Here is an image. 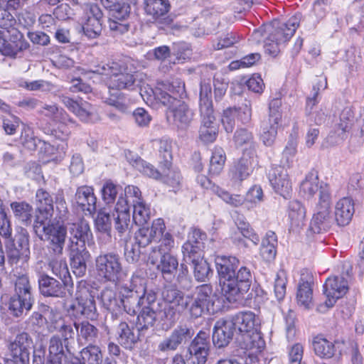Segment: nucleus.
Segmentation results:
<instances>
[{"label": "nucleus", "instance_id": "obj_1", "mask_svg": "<svg viewBox=\"0 0 364 364\" xmlns=\"http://www.w3.org/2000/svg\"><path fill=\"white\" fill-rule=\"evenodd\" d=\"M92 72L104 75V80L110 90H132L136 80L133 65L120 60L101 62L94 66Z\"/></svg>", "mask_w": 364, "mask_h": 364}, {"label": "nucleus", "instance_id": "obj_2", "mask_svg": "<svg viewBox=\"0 0 364 364\" xmlns=\"http://www.w3.org/2000/svg\"><path fill=\"white\" fill-rule=\"evenodd\" d=\"M199 109L198 139L204 144L213 143L218 137L219 127L213 107L211 85L208 82L200 84Z\"/></svg>", "mask_w": 364, "mask_h": 364}, {"label": "nucleus", "instance_id": "obj_3", "mask_svg": "<svg viewBox=\"0 0 364 364\" xmlns=\"http://www.w3.org/2000/svg\"><path fill=\"white\" fill-rule=\"evenodd\" d=\"M159 101L168 107L167 118L172 117L173 123L177 127L186 129L191 124L193 118V112L181 99L161 92Z\"/></svg>", "mask_w": 364, "mask_h": 364}, {"label": "nucleus", "instance_id": "obj_4", "mask_svg": "<svg viewBox=\"0 0 364 364\" xmlns=\"http://www.w3.org/2000/svg\"><path fill=\"white\" fill-rule=\"evenodd\" d=\"M245 274H219V283L227 300L230 303L242 301L243 294L251 285L250 279Z\"/></svg>", "mask_w": 364, "mask_h": 364}, {"label": "nucleus", "instance_id": "obj_5", "mask_svg": "<svg viewBox=\"0 0 364 364\" xmlns=\"http://www.w3.org/2000/svg\"><path fill=\"white\" fill-rule=\"evenodd\" d=\"M29 48V43L22 33L14 27L0 31V52L2 55L16 58Z\"/></svg>", "mask_w": 364, "mask_h": 364}, {"label": "nucleus", "instance_id": "obj_6", "mask_svg": "<svg viewBox=\"0 0 364 364\" xmlns=\"http://www.w3.org/2000/svg\"><path fill=\"white\" fill-rule=\"evenodd\" d=\"M323 287L326 300L317 306V311L320 313H325L332 308L336 301L347 293L348 281L343 274H331L326 279Z\"/></svg>", "mask_w": 364, "mask_h": 364}, {"label": "nucleus", "instance_id": "obj_7", "mask_svg": "<svg viewBox=\"0 0 364 364\" xmlns=\"http://www.w3.org/2000/svg\"><path fill=\"white\" fill-rule=\"evenodd\" d=\"M166 303L164 314L167 320L174 321L181 314L192 301L189 296L176 289L166 288L162 293Z\"/></svg>", "mask_w": 364, "mask_h": 364}, {"label": "nucleus", "instance_id": "obj_8", "mask_svg": "<svg viewBox=\"0 0 364 364\" xmlns=\"http://www.w3.org/2000/svg\"><path fill=\"white\" fill-rule=\"evenodd\" d=\"M218 300V295L213 292L211 286L203 284L196 289V298L190 308V313L192 316L198 318L201 316L203 311L214 313L219 309L215 307Z\"/></svg>", "mask_w": 364, "mask_h": 364}, {"label": "nucleus", "instance_id": "obj_9", "mask_svg": "<svg viewBox=\"0 0 364 364\" xmlns=\"http://www.w3.org/2000/svg\"><path fill=\"white\" fill-rule=\"evenodd\" d=\"M42 312L46 323V328L48 332L60 333L64 341L73 338L75 336V329L70 323H67L62 314L48 306H43Z\"/></svg>", "mask_w": 364, "mask_h": 364}, {"label": "nucleus", "instance_id": "obj_10", "mask_svg": "<svg viewBox=\"0 0 364 364\" xmlns=\"http://www.w3.org/2000/svg\"><path fill=\"white\" fill-rule=\"evenodd\" d=\"M334 220L331 213V196L324 191L321 196V202L316 206V212L311 223L310 230L314 233H321L331 228Z\"/></svg>", "mask_w": 364, "mask_h": 364}, {"label": "nucleus", "instance_id": "obj_11", "mask_svg": "<svg viewBox=\"0 0 364 364\" xmlns=\"http://www.w3.org/2000/svg\"><path fill=\"white\" fill-rule=\"evenodd\" d=\"M67 228L64 225H55L53 223H48L41 225L38 232H42L49 243V252L51 256H62L67 237ZM41 238V235L38 234Z\"/></svg>", "mask_w": 364, "mask_h": 364}, {"label": "nucleus", "instance_id": "obj_12", "mask_svg": "<svg viewBox=\"0 0 364 364\" xmlns=\"http://www.w3.org/2000/svg\"><path fill=\"white\" fill-rule=\"evenodd\" d=\"M299 16L296 15L291 17L287 23L274 20L265 27V31L271 40L284 43L293 36L299 26Z\"/></svg>", "mask_w": 364, "mask_h": 364}, {"label": "nucleus", "instance_id": "obj_13", "mask_svg": "<svg viewBox=\"0 0 364 364\" xmlns=\"http://www.w3.org/2000/svg\"><path fill=\"white\" fill-rule=\"evenodd\" d=\"M36 206L39 215L36 216L34 222L33 229L36 234L41 228V225L48 222L53 215V200L51 196L43 189H38L36 194Z\"/></svg>", "mask_w": 364, "mask_h": 364}, {"label": "nucleus", "instance_id": "obj_14", "mask_svg": "<svg viewBox=\"0 0 364 364\" xmlns=\"http://www.w3.org/2000/svg\"><path fill=\"white\" fill-rule=\"evenodd\" d=\"M210 343L208 333L200 331L191 341L186 355L187 359H191L193 363L205 364L209 354Z\"/></svg>", "mask_w": 364, "mask_h": 364}, {"label": "nucleus", "instance_id": "obj_15", "mask_svg": "<svg viewBox=\"0 0 364 364\" xmlns=\"http://www.w3.org/2000/svg\"><path fill=\"white\" fill-rule=\"evenodd\" d=\"M236 229L231 234L232 243L238 248H247L250 243L257 245L259 242L258 235L251 228L250 225L244 220H237Z\"/></svg>", "mask_w": 364, "mask_h": 364}, {"label": "nucleus", "instance_id": "obj_16", "mask_svg": "<svg viewBox=\"0 0 364 364\" xmlns=\"http://www.w3.org/2000/svg\"><path fill=\"white\" fill-rule=\"evenodd\" d=\"M269 180L274 191L287 198L292 192V183L287 171L283 166L272 167L269 171Z\"/></svg>", "mask_w": 364, "mask_h": 364}, {"label": "nucleus", "instance_id": "obj_17", "mask_svg": "<svg viewBox=\"0 0 364 364\" xmlns=\"http://www.w3.org/2000/svg\"><path fill=\"white\" fill-rule=\"evenodd\" d=\"M60 279V281L48 274H43L39 279L41 292L47 296H62L66 287L73 286V282L70 274H64V277Z\"/></svg>", "mask_w": 364, "mask_h": 364}, {"label": "nucleus", "instance_id": "obj_18", "mask_svg": "<svg viewBox=\"0 0 364 364\" xmlns=\"http://www.w3.org/2000/svg\"><path fill=\"white\" fill-rule=\"evenodd\" d=\"M256 162L255 151H243L241 158L230 170L231 179L235 182L246 179L252 171L253 166Z\"/></svg>", "mask_w": 364, "mask_h": 364}, {"label": "nucleus", "instance_id": "obj_19", "mask_svg": "<svg viewBox=\"0 0 364 364\" xmlns=\"http://www.w3.org/2000/svg\"><path fill=\"white\" fill-rule=\"evenodd\" d=\"M326 191L328 196H331L328 186L319 181L317 171L311 170L306 176L300 185L301 194L307 199H310L318 193V202H321V196Z\"/></svg>", "mask_w": 364, "mask_h": 364}, {"label": "nucleus", "instance_id": "obj_20", "mask_svg": "<svg viewBox=\"0 0 364 364\" xmlns=\"http://www.w3.org/2000/svg\"><path fill=\"white\" fill-rule=\"evenodd\" d=\"M355 117L352 110L350 108L343 109L340 114L337 130L329 134L326 138L327 142L333 146L343 141L346 138V133L352 129Z\"/></svg>", "mask_w": 364, "mask_h": 364}, {"label": "nucleus", "instance_id": "obj_21", "mask_svg": "<svg viewBox=\"0 0 364 364\" xmlns=\"http://www.w3.org/2000/svg\"><path fill=\"white\" fill-rule=\"evenodd\" d=\"M114 220V228L120 236L129 234L132 228L129 205L122 198H119L112 213Z\"/></svg>", "mask_w": 364, "mask_h": 364}, {"label": "nucleus", "instance_id": "obj_22", "mask_svg": "<svg viewBox=\"0 0 364 364\" xmlns=\"http://www.w3.org/2000/svg\"><path fill=\"white\" fill-rule=\"evenodd\" d=\"M70 309L77 314L84 315L88 318L94 319L96 317L95 298L87 289L79 291L76 301L70 306Z\"/></svg>", "mask_w": 364, "mask_h": 364}, {"label": "nucleus", "instance_id": "obj_23", "mask_svg": "<svg viewBox=\"0 0 364 364\" xmlns=\"http://www.w3.org/2000/svg\"><path fill=\"white\" fill-rule=\"evenodd\" d=\"M33 340L26 332L18 334L9 348L15 362L23 364L28 360L29 349L31 348Z\"/></svg>", "mask_w": 364, "mask_h": 364}, {"label": "nucleus", "instance_id": "obj_24", "mask_svg": "<svg viewBox=\"0 0 364 364\" xmlns=\"http://www.w3.org/2000/svg\"><path fill=\"white\" fill-rule=\"evenodd\" d=\"M60 100L81 121L84 122L93 121L95 116V109L90 103L85 101L77 102L65 95L60 96Z\"/></svg>", "mask_w": 364, "mask_h": 364}, {"label": "nucleus", "instance_id": "obj_25", "mask_svg": "<svg viewBox=\"0 0 364 364\" xmlns=\"http://www.w3.org/2000/svg\"><path fill=\"white\" fill-rule=\"evenodd\" d=\"M206 238V234L200 230L194 229L192 230L188 236V240L182 247V252L186 262H188L187 258L202 256V252L205 247L204 241Z\"/></svg>", "mask_w": 364, "mask_h": 364}, {"label": "nucleus", "instance_id": "obj_26", "mask_svg": "<svg viewBox=\"0 0 364 364\" xmlns=\"http://www.w3.org/2000/svg\"><path fill=\"white\" fill-rule=\"evenodd\" d=\"M192 336L191 329L186 326H177L171 335L164 339L158 346V349L162 352L176 350L183 342Z\"/></svg>", "mask_w": 364, "mask_h": 364}, {"label": "nucleus", "instance_id": "obj_27", "mask_svg": "<svg viewBox=\"0 0 364 364\" xmlns=\"http://www.w3.org/2000/svg\"><path fill=\"white\" fill-rule=\"evenodd\" d=\"M68 231L70 237L68 245H75L76 247H85V242H89L92 236L90 225L85 220L70 224Z\"/></svg>", "mask_w": 364, "mask_h": 364}, {"label": "nucleus", "instance_id": "obj_28", "mask_svg": "<svg viewBox=\"0 0 364 364\" xmlns=\"http://www.w3.org/2000/svg\"><path fill=\"white\" fill-rule=\"evenodd\" d=\"M75 198L77 205L85 215H92L95 213L97 198L92 187L88 186L78 187Z\"/></svg>", "mask_w": 364, "mask_h": 364}, {"label": "nucleus", "instance_id": "obj_29", "mask_svg": "<svg viewBox=\"0 0 364 364\" xmlns=\"http://www.w3.org/2000/svg\"><path fill=\"white\" fill-rule=\"evenodd\" d=\"M314 277L312 274H302L298 284L296 299L298 304L305 309L313 306Z\"/></svg>", "mask_w": 364, "mask_h": 364}, {"label": "nucleus", "instance_id": "obj_30", "mask_svg": "<svg viewBox=\"0 0 364 364\" xmlns=\"http://www.w3.org/2000/svg\"><path fill=\"white\" fill-rule=\"evenodd\" d=\"M234 328L230 321L219 320L214 326L213 342L217 348L227 346L233 337Z\"/></svg>", "mask_w": 364, "mask_h": 364}, {"label": "nucleus", "instance_id": "obj_31", "mask_svg": "<svg viewBox=\"0 0 364 364\" xmlns=\"http://www.w3.org/2000/svg\"><path fill=\"white\" fill-rule=\"evenodd\" d=\"M234 328H237L239 332H250L257 331L259 326V318L252 311L239 312L230 320Z\"/></svg>", "mask_w": 364, "mask_h": 364}, {"label": "nucleus", "instance_id": "obj_32", "mask_svg": "<svg viewBox=\"0 0 364 364\" xmlns=\"http://www.w3.org/2000/svg\"><path fill=\"white\" fill-rule=\"evenodd\" d=\"M353 200L348 197L340 199L335 205V220L338 225H346L354 214Z\"/></svg>", "mask_w": 364, "mask_h": 364}, {"label": "nucleus", "instance_id": "obj_33", "mask_svg": "<svg viewBox=\"0 0 364 364\" xmlns=\"http://www.w3.org/2000/svg\"><path fill=\"white\" fill-rule=\"evenodd\" d=\"M238 346L247 350L261 351L264 347V341L260 333L257 331L250 332H240L236 338Z\"/></svg>", "mask_w": 364, "mask_h": 364}, {"label": "nucleus", "instance_id": "obj_34", "mask_svg": "<svg viewBox=\"0 0 364 364\" xmlns=\"http://www.w3.org/2000/svg\"><path fill=\"white\" fill-rule=\"evenodd\" d=\"M156 242L158 245L152 247L148 259V262L151 264L159 262L161 255L168 254L175 245L173 236L166 231Z\"/></svg>", "mask_w": 364, "mask_h": 364}, {"label": "nucleus", "instance_id": "obj_35", "mask_svg": "<svg viewBox=\"0 0 364 364\" xmlns=\"http://www.w3.org/2000/svg\"><path fill=\"white\" fill-rule=\"evenodd\" d=\"M96 269L101 273H120L122 266L117 255L105 254L96 259Z\"/></svg>", "mask_w": 364, "mask_h": 364}, {"label": "nucleus", "instance_id": "obj_36", "mask_svg": "<svg viewBox=\"0 0 364 364\" xmlns=\"http://www.w3.org/2000/svg\"><path fill=\"white\" fill-rule=\"evenodd\" d=\"M76 245H68V251L70 260V267L73 273L78 271L79 273H82L86 269L85 259L89 256L86 247L80 246L76 247Z\"/></svg>", "mask_w": 364, "mask_h": 364}, {"label": "nucleus", "instance_id": "obj_37", "mask_svg": "<svg viewBox=\"0 0 364 364\" xmlns=\"http://www.w3.org/2000/svg\"><path fill=\"white\" fill-rule=\"evenodd\" d=\"M159 87L156 90L155 95L159 100V95L164 92L166 95L176 97L177 99L182 98L186 95L185 84L179 78L173 79L171 82H160Z\"/></svg>", "mask_w": 364, "mask_h": 364}, {"label": "nucleus", "instance_id": "obj_38", "mask_svg": "<svg viewBox=\"0 0 364 364\" xmlns=\"http://www.w3.org/2000/svg\"><path fill=\"white\" fill-rule=\"evenodd\" d=\"M287 213L292 229L300 228L304 225L306 210L300 201L297 200L290 201L287 208Z\"/></svg>", "mask_w": 364, "mask_h": 364}, {"label": "nucleus", "instance_id": "obj_39", "mask_svg": "<svg viewBox=\"0 0 364 364\" xmlns=\"http://www.w3.org/2000/svg\"><path fill=\"white\" fill-rule=\"evenodd\" d=\"M33 303V299L31 296L28 294L24 296L21 294L14 295L10 299L9 310L13 316L18 317L22 316L24 312L31 310Z\"/></svg>", "mask_w": 364, "mask_h": 364}, {"label": "nucleus", "instance_id": "obj_40", "mask_svg": "<svg viewBox=\"0 0 364 364\" xmlns=\"http://www.w3.org/2000/svg\"><path fill=\"white\" fill-rule=\"evenodd\" d=\"M55 122L57 124V127L53 129V134L62 141L68 139L71 133L70 129L76 125L75 121L67 112L63 113V115Z\"/></svg>", "mask_w": 364, "mask_h": 364}, {"label": "nucleus", "instance_id": "obj_41", "mask_svg": "<svg viewBox=\"0 0 364 364\" xmlns=\"http://www.w3.org/2000/svg\"><path fill=\"white\" fill-rule=\"evenodd\" d=\"M14 217L20 223L28 225L33 219V207L25 201L13 202L10 205Z\"/></svg>", "mask_w": 364, "mask_h": 364}, {"label": "nucleus", "instance_id": "obj_42", "mask_svg": "<svg viewBox=\"0 0 364 364\" xmlns=\"http://www.w3.org/2000/svg\"><path fill=\"white\" fill-rule=\"evenodd\" d=\"M233 142L236 147L248 146V149L243 151H253L256 152V143L252 132L247 128L240 127L237 129L233 135Z\"/></svg>", "mask_w": 364, "mask_h": 364}, {"label": "nucleus", "instance_id": "obj_43", "mask_svg": "<svg viewBox=\"0 0 364 364\" xmlns=\"http://www.w3.org/2000/svg\"><path fill=\"white\" fill-rule=\"evenodd\" d=\"M170 8L168 0H146L145 12L153 19L158 20L166 15Z\"/></svg>", "mask_w": 364, "mask_h": 364}, {"label": "nucleus", "instance_id": "obj_44", "mask_svg": "<svg viewBox=\"0 0 364 364\" xmlns=\"http://www.w3.org/2000/svg\"><path fill=\"white\" fill-rule=\"evenodd\" d=\"M96 228L101 232L100 240H103L104 243L111 240V219L109 213L105 209L98 212L95 220Z\"/></svg>", "mask_w": 364, "mask_h": 364}, {"label": "nucleus", "instance_id": "obj_45", "mask_svg": "<svg viewBox=\"0 0 364 364\" xmlns=\"http://www.w3.org/2000/svg\"><path fill=\"white\" fill-rule=\"evenodd\" d=\"M315 353L321 358H331L336 353V347L333 342L323 336H316L313 342Z\"/></svg>", "mask_w": 364, "mask_h": 364}, {"label": "nucleus", "instance_id": "obj_46", "mask_svg": "<svg viewBox=\"0 0 364 364\" xmlns=\"http://www.w3.org/2000/svg\"><path fill=\"white\" fill-rule=\"evenodd\" d=\"M75 328L77 331L79 340L82 339L88 343H95L98 338V329L87 321H83L80 323H74Z\"/></svg>", "mask_w": 364, "mask_h": 364}, {"label": "nucleus", "instance_id": "obj_47", "mask_svg": "<svg viewBox=\"0 0 364 364\" xmlns=\"http://www.w3.org/2000/svg\"><path fill=\"white\" fill-rule=\"evenodd\" d=\"M117 333L119 343L126 348H132L139 340V336L134 335L126 322L119 324Z\"/></svg>", "mask_w": 364, "mask_h": 364}, {"label": "nucleus", "instance_id": "obj_48", "mask_svg": "<svg viewBox=\"0 0 364 364\" xmlns=\"http://www.w3.org/2000/svg\"><path fill=\"white\" fill-rule=\"evenodd\" d=\"M156 320V313L152 306H144L137 317L136 327L139 332L152 327Z\"/></svg>", "mask_w": 364, "mask_h": 364}, {"label": "nucleus", "instance_id": "obj_49", "mask_svg": "<svg viewBox=\"0 0 364 364\" xmlns=\"http://www.w3.org/2000/svg\"><path fill=\"white\" fill-rule=\"evenodd\" d=\"M159 163L161 168L169 169L172 165V146L167 139L159 141Z\"/></svg>", "mask_w": 364, "mask_h": 364}, {"label": "nucleus", "instance_id": "obj_50", "mask_svg": "<svg viewBox=\"0 0 364 364\" xmlns=\"http://www.w3.org/2000/svg\"><path fill=\"white\" fill-rule=\"evenodd\" d=\"M279 123L264 119L262 122L261 139L265 146H272L276 139Z\"/></svg>", "mask_w": 364, "mask_h": 364}, {"label": "nucleus", "instance_id": "obj_51", "mask_svg": "<svg viewBox=\"0 0 364 364\" xmlns=\"http://www.w3.org/2000/svg\"><path fill=\"white\" fill-rule=\"evenodd\" d=\"M225 160V151L220 147H215L210 160L209 173L212 175H219L223 170Z\"/></svg>", "mask_w": 364, "mask_h": 364}, {"label": "nucleus", "instance_id": "obj_52", "mask_svg": "<svg viewBox=\"0 0 364 364\" xmlns=\"http://www.w3.org/2000/svg\"><path fill=\"white\" fill-rule=\"evenodd\" d=\"M218 273H235L239 259L235 257L218 256L215 259Z\"/></svg>", "mask_w": 364, "mask_h": 364}, {"label": "nucleus", "instance_id": "obj_53", "mask_svg": "<svg viewBox=\"0 0 364 364\" xmlns=\"http://www.w3.org/2000/svg\"><path fill=\"white\" fill-rule=\"evenodd\" d=\"M6 248L8 257L11 264L17 263L20 259L26 262L29 258V247H26L25 249H23V247L17 245L8 243Z\"/></svg>", "mask_w": 364, "mask_h": 364}, {"label": "nucleus", "instance_id": "obj_54", "mask_svg": "<svg viewBox=\"0 0 364 364\" xmlns=\"http://www.w3.org/2000/svg\"><path fill=\"white\" fill-rule=\"evenodd\" d=\"M80 354L85 364H101L102 361V352L97 346H87L81 350Z\"/></svg>", "mask_w": 364, "mask_h": 364}, {"label": "nucleus", "instance_id": "obj_55", "mask_svg": "<svg viewBox=\"0 0 364 364\" xmlns=\"http://www.w3.org/2000/svg\"><path fill=\"white\" fill-rule=\"evenodd\" d=\"M133 206V221L139 225H143L147 223L150 218V210L141 201L139 203H134Z\"/></svg>", "mask_w": 364, "mask_h": 364}, {"label": "nucleus", "instance_id": "obj_56", "mask_svg": "<svg viewBox=\"0 0 364 364\" xmlns=\"http://www.w3.org/2000/svg\"><path fill=\"white\" fill-rule=\"evenodd\" d=\"M215 190H216V195L232 207H240L245 204V199L243 196L231 194L221 188H215Z\"/></svg>", "mask_w": 364, "mask_h": 364}, {"label": "nucleus", "instance_id": "obj_57", "mask_svg": "<svg viewBox=\"0 0 364 364\" xmlns=\"http://www.w3.org/2000/svg\"><path fill=\"white\" fill-rule=\"evenodd\" d=\"M297 136L291 134L289 139L282 153V163L284 165L290 166L293 162V159L296 154Z\"/></svg>", "mask_w": 364, "mask_h": 364}, {"label": "nucleus", "instance_id": "obj_58", "mask_svg": "<svg viewBox=\"0 0 364 364\" xmlns=\"http://www.w3.org/2000/svg\"><path fill=\"white\" fill-rule=\"evenodd\" d=\"M159 259V263L157 262L154 265H156L157 269L161 273H173L177 269L178 262L175 257L169 254H165L161 255Z\"/></svg>", "mask_w": 364, "mask_h": 364}, {"label": "nucleus", "instance_id": "obj_59", "mask_svg": "<svg viewBox=\"0 0 364 364\" xmlns=\"http://www.w3.org/2000/svg\"><path fill=\"white\" fill-rule=\"evenodd\" d=\"M46 270L53 273H69L65 259H63L62 256H51V255L48 258Z\"/></svg>", "mask_w": 364, "mask_h": 364}, {"label": "nucleus", "instance_id": "obj_60", "mask_svg": "<svg viewBox=\"0 0 364 364\" xmlns=\"http://www.w3.org/2000/svg\"><path fill=\"white\" fill-rule=\"evenodd\" d=\"M102 31V20L87 18L83 26L84 33L90 38H96L100 36Z\"/></svg>", "mask_w": 364, "mask_h": 364}, {"label": "nucleus", "instance_id": "obj_61", "mask_svg": "<svg viewBox=\"0 0 364 364\" xmlns=\"http://www.w3.org/2000/svg\"><path fill=\"white\" fill-rule=\"evenodd\" d=\"M237 112L236 118L242 124H247L252 120V105L246 101L238 107H232Z\"/></svg>", "mask_w": 364, "mask_h": 364}, {"label": "nucleus", "instance_id": "obj_62", "mask_svg": "<svg viewBox=\"0 0 364 364\" xmlns=\"http://www.w3.org/2000/svg\"><path fill=\"white\" fill-rule=\"evenodd\" d=\"M136 168L144 176L154 179L158 180L162 176V173L159 171L152 164L143 160L136 161Z\"/></svg>", "mask_w": 364, "mask_h": 364}, {"label": "nucleus", "instance_id": "obj_63", "mask_svg": "<svg viewBox=\"0 0 364 364\" xmlns=\"http://www.w3.org/2000/svg\"><path fill=\"white\" fill-rule=\"evenodd\" d=\"M153 242H156L166 231V225L162 218H157L152 222L150 228L146 227Z\"/></svg>", "mask_w": 364, "mask_h": 364}, {"label": "nucleus", "instance_id": "obj_64", "mask_svg": "<svg viewBox=\"0 0 364 364\" xmlns=\"http://www.w3.org/2000/svg\"><path fill=\"white\" fill-rule=\"evenodd\" d=\"M304 355V347L299 343H296L292 345L288 353L289 364H304L301 363Z\"/></svg>", "mask_w": 364, "mask_h": 364}]
</instances>
